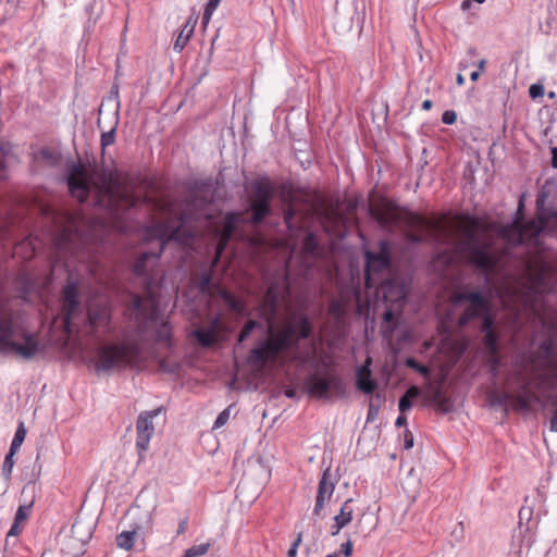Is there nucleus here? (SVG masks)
Listing matches in <instances>:
<instances>
[{
	"mask_svg": "<svg viewBox=\"0 0 557 557\" xmlns=\"http://www.w3.org/2000/svg\"><path fill=\"white\" fill-rule=\"evenodd\" d=\"M66 184L70 194L81 203L88 200L91 191L98 198H107L108 208L115 214L122 210H128L137 205V197L126 191L116 172L99 170L95 164L87 166L83 162H75L67 168Z\"/></svg>",
	"mask_w": 557,
	"mask_h": 557,
	"instance_id": "nucleus-1",
	"label": "nucleus"
},
{
	"mask_svg": "<svg viewBox=\"0 0 557 557\" xmlns=\"http://www.w3.org/2000/svg\"><path fill=\"white\" fill-rule=\"evenodd\" d=\"M531 385H520L516 394L508 392H498L488 388L486 400L490 408L500 409L505 416L508 413V407L522 413H533L537 411L549 412V430L557 433V385H535L533 391Z\"/></svg>",
	"mask_w": 557,
	"mask_h": 557,
	"instance_id": "nucleus-2",
	"label": "nucleus"
},
{
	"mask_svg": "<svg viewBox=\"0 0 557 557\" xmlns=\"http://www.w3.org/2000/svg\"><path fill=\"white\" fill-rule=\"evenodd\" d=\"M271 307L273 315L276 310L275 301ZM271 319L272 317L269 318L267 338L259 341L247 356L248 362L252 366L264 367L269 361L276 360L284 351L297 348L299 339H307L312 335V324L306 314L297 317L295 325L287 324L277 332H273Z\"/></svg>",
	"mask_w": 557,
	"mask_h": 557,
	"instance_id": "nucleus-3",
	"label": "nucleus"
},
{
	"mask_svg": "<svg viewBox=\"0 0 557 557\" xmlns=\"http://www.w3.org/2000/svg\"><path fill=\"white\" fill-rule=\"evenodd\" d=\"M528 363L541 383H557V324L543 322L531 343Z\"/></svg>",
	"mask_w": 557,
	"mask_h": 557,
	"instance_id": "nucleus-4",
	"label": "nucleus"
},
{
	"mask_svg": "<svg viewBox=\"0 0 557 557\" xmlns=\"http://www.w3.org/2000/svg\"><path fill=\"white\" fill-rule=\"evenodd\" d=\"M421 397L428 407L446 414L459 408L466 393L458 388V385H409V388L398 400V410L405 413L412 407V400Z\"/></svg>",
	"mask_w": 557,
	"mask_h": 557,
	"instance_id": "nucleus-5",
	"label": "nucleus"
},
{
	"mask_svg": "<svg viewBox=\"0 0 557 557\" xmlns=\"http://www.w3.org/2000/svg\"><path fill=\"white\" fill-rule=\"evenodd\" d=\"M471 227L465 230V238L457 244L456 250L462 255L467 263L479 270L484 276L485 282H491V274L499 264L500 256L493 252V242L482 239L476 228L480 226V219L469 216Z\"/></svg>",
	"mask_w": 557,
	"mask_h": 557,
	"instance_id": "nucleus-6",
	"label": "nucleus"
},
{
	"mask_svg": "<svg viewBox=\"0 0 557 557\" xmlns=\"http://www.w3.org/2000/svg\"><path fill=\"white\" fill-rule=\"evenodd\" d=\"M369 215L382 228L405 225L419 232L431 227V222L423 215L403 209L386 197H379L368 206Z\"/></svg>",
	"mask_w": 557,
	"mask_h": 557,
	"instance_id": "nucleus-7",
	"label": "nucleus"
},
{
	"mask_svg": "<svg viewBox=\"0 0 557 557\" xmlns=\"http://www.w3.org/2000/svg\"><path fill=\"white\" fill-rule=\"evenodd\" d=\"M548 194L541 190L536 196V219L525 223H518L516 226H504L499 235L509 238L511 233L516 234L517 245L537 244L539 237L549 227L557 230V211L545 208Z\"/></svg>",
	"mask_w": 557,
	"mask_h": 557,
	"instance_id": "nucleus-8",
	"label": "nucleus"
},
{
	"mask_svg": "<svg viewBox=\"0 0 557 557\" xmlns=\"http://www.w3.org/2000/svg\"><path fill=\"white\" fill-rule=\"evenodd\" d=\"M39 342L35 334L18 332L13 318L0 313V352L23 360H30L39 352Z\"/></svg>",
	"mask_w": 557,
	"mask_h": 557,
	"instance_id": "nucleus-9",
	"label": "nucleus"
},
{
	"mask_svg": "<svg viewBox=\"0 0 557 557\" xmlns=\"http://www.w3.org/2000/svg\"><path fill=\"white\" fill-rule=\"evenodd\" d=\"M350 385H273L269 391L270 399L284 395L287 398L300 399L307 396L323 403H335L347 399L350 395Z\"/></svg>",
	"mask_w": 557,
	"mask_h": 557,
	"instance_id": "nucleus-10",
	"label": "nucleus"
},
{
	"mask_svg": "<svg viewBox=\"0 0 557 557\" xmlns=\"http://www.w3.org/2000/svg\"><path fill=\"white\" fill-rule=\"evenodd\" d=\"M275 187L268 175H260L249 185L247 223L259 225L272 214V200Z\"/></svg>",
	"mask_w": 557,
	"mask_h": 557,
	"instance_id": "nucleus-11",
	"label": "nucleus"
},
{
	"mask_svg": "<svg viewBox=\"0 0 557 557\" xmlns=\"http://www.w3.org/2000/svg\"><path fill=\"white\" fill-rule=\"evenodd\" d=\"M140 354L136 346H107L98 352L96 362L97 372H110L125 367L136 368L139 366Z\"/></svg>",
	"mask_w": 557,
	"mask_h": 557,
	"instance_id": "nucleus-12",
	"label": "nucleus"
},
{
	"mask_svg": "<svg viewBox=\"0 0 557 557\" xmlns=\"http://www.w3.org/2000/svg\"><path fill=\"white\" fill-rule=\"evenodd\" d=\"M65 270L67 277L61 290V310L64 330L70 334L73 331L75 321L82 315V307L79 301V280L67 265H65Z\"/></svg>",
	"mask_w": 557,
	"mask_h": 557,
	"instance_id": "nucleus-13",
	"label": "nucleus"
},
{
	"mask_svg": "<svg viewBox=\"0 0 557 557\" xmlns=\"http://www.w3.org/2000/svg\"><path fill=\"white\" fill-rule=\"evenodd\" d=\"M469 302L462 313L459 315L457 325L461 329L466 327L472 320L491 314V306L488 299L482 292H461L454 296V304Z\"/></svg>",
	"mask_w": 557,
	"mask_h": 557,
	"instance_id": "nucleus-14",
	"label": "nucleus"
},
{
	"mask_svg": "<svg viewBox=\"0 0 557 557\" xmlns=\"http://www.w3.org/2000/svg\"><path fill=\"white\" fill-rule=\"evenodd\" d=\"M380 251L374 252L371 250L364 251V276L367 285L371 280V274L382 273L389 268L392 262L391 243L386 239L379 242Z\"/></svg>",
	"mask_w": 557,
	"mask_h": 557,
	"instance_id": "nucleus-15",
	"label": "nucleus"
},
{
	"mask_svg": "<svg viewBox=\"0 0 557 557\" xmlns=\"http://www.w3.org/2000/svg\"><path fill=\"white\" fill-rule=\"evenodd\" d=\"M133 309L138 318L147 320L148 323L154 324L160 317L159 298L152 289L151 282H147L146 296L135 295L133 298Z\"/></svg>",
	"mask_w": 557,
	"mask_h": 557,
	"instance_id": "nucleus-16",
	"label": "nucleus"
},
{
	"mask_svg": "<svg viewBox=\"0 0 557 557\" xmlns=\"http://www.w3.org/2000/svg\"><path fill=\"white\" fill-rule=\"evenodd\" d=\"M162 410L163 407H159L157 409L143 411L139 413L136 421V447L139 454L148 449L149 442L154 433L152 419L157 417Z\"/></svg>",
	"mask_w": 557,
	"mask_h": 557,
	"instance_id": "nucleus-17",
	"label": "nucleus"
},
{
	"mask_svg": "<svg viewBox=\"0 0 557 557\" xmlns=\"http://www.w3.org/2000/svg\"><path fill=\"white\" fill-rule=\"evenodd\" d=\"M480 331L484 334L482 345L484 349L493 357H496L499 351L498 334L495 330V322L492 314H486L482 321Z\"/></svg>",
	"mask_w": 557,
	"mask_h": 557,
	"instance_id": "nucleus-18",
	"label": "nucleus"
},
{
	"mask_svg": "<svg viewBox=\"0 0 557 557\" xmlns=\"http://www.w3.org/2000/svg\"><path fill=\"white\" fill-rule=\"evenodd\" d=\"M331 469L326 468L319 481L318 493L315 497V505L313 513L319 516L324 508L326 499H330L334 493L335 483L331 480Z\"/></svg>",
	"mask_w": 557,
	"mask_h": 557,
	"instance_id": "nucleus-19",
	"label": "nucleus"
},
{
	"mask_svg": "<svg viewBox=\"0 0 557 557\" xmlns=\"http://www.w3.org/2000/svg\"><path fill=\"white\" fill-rule=\"evenodd\" d=\"M110 321V308L107 304L91 302L87 308V322L91 327L107 325Z\"/></svg>",
	"mask_w": 557,
	"mask_h": 557,
	"instance_id": "nucleus-20",
	"label": "nucleus"
},
{
	"mask_svg": "<svg viewBox=\"0 0 557 557\" xmlns=\"http://www.w3.org/2000/svg\"><path fill=\"white\" fill-rule=\"evenodd\" d=\"M218 295L231 311L239 315L248 314L246 304L242 299L237 298L232 292L224 287H219Z\"/></svg>",
	"mask_w": 557,
	"mask_h": 557,
	"instance_id": "nucleus-21",
	"label": "nucleus"
},
{
	"mask_svg": "<svg viewBox=\"0 0 557 557\" xmlns=\"http://www.w3.org/2000/svg\"><path fill=\"white\" fill-rule=\"evenodd\" d=\"M357 391L369 395V405L381 408L386 401V395L383 389H379L380 385H355Z\"/></svg>",
	"mask_w": 557,
	"mask_h": 557,
	"instance_id": "nucleus-22",
	"label": "nucleus"
},
{
	"mask_svg": "<svg viewBox=\"0 0 557 557\" xmlns=\"http://www.w3.org/2000/svg\"><path fill=\"white\" fill-rule=\"evenodd\" d=\"M197 24V18H194L190 16L185 25L183 26V29L181 30L180 35L177 36L176 40L174 41V50L176 52H182L183 49L186 47L187 42L189 41L190 37L194 34L195 26Z\"/></svg>",
	"mask_w": 557,
	"mask_h": 557,
	"instance_id": "nucleus-23",
	"label": "nucleus"
},
{
	"mask_svg": "<svg viewBox=\"0 0 557 557\" xmlns=\"http://www.w3.org/2000/svg\"><path fill=\"white\" fill-rule=\"evenodd\" d=\"M163 252V246L160 245V248L157 252H143L134 263L133 272L137 276H144L147 273V261L153 259L154 262H158L161 255Z\"/></svg>",
	"mask_w": 557,
	"mask_h": 557,
	"instance_id": "nucleus-24",
	"label": "nucleus"
},
{
	"mask_svg": "<svg viewBox=\"0 0 557 557\" xmlns=\"http://www.w3.org/2000/svg\"><path fill=\"white\" fill-rule=\"evenodd\" d=\"M193 335L195 336L197 342L205 348L213 346L219 341V336L213 334L207 327H198L194 330Z\"/></svg>",
	"mask_w": 557,
	"mask_h": 557,
	"instance_id": "nucleus-25",
	"label": "nucleus"
},
{
	"mask_svg": "<svg viewBox=\"0 0 557 557\" xmlns=\"http://www.w3.org/2000/svg\"><path fill=\"white\" fill-rule=\"evenodd\" d=\"M352 498L344 502L339 509V512L334 517V521H337V525H348L354 517Z\"/></svg>",
	"mask_w": 557,
	"mask_h": 557,
	"instance_id": "nucleus-26",
	"label": "nucleus"
},
{
	"mask_svg": "<svg viewBox=\"0 0 557 557\" xmlns=\"http://www.w3.org/2000/svg\"><path fill=\"white\" fill-rule=\"evenodd\" d=\"M172 327L168 322H161L156 329L154 339L159 344H164L166 347L171 346Z\"/></svg>",
	"mask_w": 557,
	"mask_h": 557,
	"instance_id": "nucleus-27",
	"label": "nucleus"
},
{
	"mask_svg": "<svg viewBox=\"0 0 557 557\" xmlns=\"http://www.w3.org/2000/svg\"><path fill=\"white\" fill-rule=\"evenodd\" d=\"M137 529L138 528H135V529L128 530V531H123L120 534H117V536H116L117 547L125 549V550H131L134 546V540H135V536L137 535Z\"/></svg>",
	"mask_w": 557,
	"mask_h": 557,
	"instance_id": "nucleus-28",
	"label": "nucleus"
},
{
	"mask_svg": "<svg viewBox=\"0 0 557 557\" xmlns=\"http://www.w3.org/2000/svg\"><path fill=\"white\" fill-rule=\"evenodd\" d=\"M372 362L371 357L366 359L364 364L360 366L357 369V380L355 383H377L376 381L371 379V370L370 364Z\"/></svg>",
	"mask_w": 557,
	"mask_h": 557,
	"instance_id": "nucleus-29",
	"label": "nucleus"
},
{
	"mask_svg": "<svg viewBox=\"0 0 557 557\" xmlns=\"http://www.w3.org/2000/svg\"><path fill=\"white\" fill-rule=\"evenodd\" d=\"M239 215L240 213L238 212H227L225 214L222 228L224 233L234 234L239 222Z\"/></svg>",
	"mask_w": 557,
	"mask_h": 557,
	"instance_id": "nucleus-30",
	"label": "nucleus"
},
{
	"mask_svg": "<svg viewBox=\"0 0 557 557\" xmlns=\"http://www.w3.org/2000/svg\"><path fill=\"white\" fill-rule=\"evenodd\" d=\"M26 437V428L23 421H21L17 425V429L15 431L14 437L12 440L10 449H12V453H17L20 447L22 446L24 440Z\"/></svg>",
	"mask_w": 557,
	"mask_h": 557,
	"instance_id": "nucleus-31",
	"label": "nucleus"
},
{
	"mask_svg": "<svg viewBox=\"0 0 557 557\" xmlns=\"http://www.w3.org/2000/svg\"><path fill=\"white\" fill-rule=\"evenodd\" d=\"M187 203L195 209L203 210L211 203V199L198 193H193Z\"/></svg>",
	"mask_w": 557,
	"mask_h": 557,
	"instance_id": "nucleus-32",
	"label": "nucleus"
},
{
	"mask_svg": "<svg viewBox=\"0 0 557 557\" xmlns=\"http://www.w3.org/2000/svg\"><path fill=\"white\" fill-rule=\"evenodd\" d=\"M263 325L261 322L256 320H248L244 326L242 327L239 334H238V343L245 342L251 334V332L256 329H262Z\"/></svg>",
	"mask_w": 557,
	"mask_h": 557,
	"instance_id": "nucleus-33",
	"label": "nucleus"
},
{
	"mask_svg": "<svg viewBox=\"0 0 557 557\" xmlns=\"http://www.w3.org/2000/svg\"><path fill=\"white\" fill-rule=\"evenodd\" d=\"M234 409H236V404L232 403L228 407H226L224 410H222L218 414V417H216V419H215V421L213 423L212 429L216 430V429H220V428L224 426L227 423V421H228V419L231 417V413H232V411Z\"/></svg>",
	"mask_w": 557,
	"mask_h": 557,
	"instance_id": "nucleus-34",
	"label": "nucleus"
},
{
	"mask_svg": "<svg viewBox=\"0 0 557 557\" xmlns=\"http://www.w3.org/2000/svg\"><path fill=\"white\" fill-rule=\"evenodd\" d=\"M16 453H12V449H9L8 454L4 457L3 465H2V476L5 479L7 482L10 481L12 469L14 467V455Z\"/></svg>",
	"mask_w": 557,
	"mask_h": 557,
	"instance_id": "nucleus-35",
	"label": "nucleus"
},
{
	"mask_svg": "<svg viewBox=\"0 0 557 557\" xmlns=\"http://www.w3.org/2000/svg\"><path fill=\"white\" fill-rule=\"evenodd\" d=\"M304 251L314 253L318 250V240L313 232H308L302 240Z\"/></svg>",
	"mask_w": 557,
	"mask_h": 557,
	"instance_id": "nucleus-36",
	"label": "nucleus"
},
{
	"mask_svg": "<svg viewBox=\"0 0 557 557\" xmlns=\"http://www.w3.org/2000/svg\"><path fill=\"white\" fill-rule=\"evenodd\" d=\"M115 126L108 132L101 134L100 146L102 154L106 151V148L113 145L115 143Z\"/></svg>",
	"mask_w": 557,
	"mask_h": 557,
	"instance_id": "nucleus-37",
	"label": "nucleus"
},
{
	"mask_svg": "<svg viewBox=\"0 0 557 557\" xmlns=\"http://www.w3.org/2000/svg\"><path fill=\"white\" fill-rule=\"evenodd\" d=\"M209 548H210V543H201L198 545H193L191 547L188 548V550H189L191 557H198V556H203L205 554H207Z\"/></svg>",
	"mask_w": 557,
	"mask_h": 557,
	"instance_id": "nucleus-38",
	"label": "nucleus"
},
{
	"mask_svg": "<svg viewBox=\"0 0 557 557\" xmlns=\"http://www.w3.org/2000/svg\"><path fill=\"white\" fill-rule=\"evenodd\" d=\"M302 542V532H299L287 550V557H297L298 548Z\"/></svg>",
	"mask_w": 557,
	"mask_h": 557,
	"instance_id": "nucleus-39",
	"label": "nucleus"
},
{
	"mask_svg": "<svg viewBox=\"0 0 557 557\" xmlns=\"http://www.w3.org/2000/svg\"><path fill=\"white\" fill-rule=\"evenodd\" d=\"M83 528V522L79 521V520H76L73 524H72V534L74 537L78 539L81 542H86L88 541L90 537H91V532L90 530H88V533L86 535V539H83L79 536V531L81 529Z\"/></svg>",
	"mask_w": 557,
	"mask_h": 557,
	"instance_id": "nucleus-40",
	"label": "nucleus"
},
{
	"mask_svg": "<svg viewBox=\"0 0 557 557\" xmlns=\"http://www.w3.org/2000/svg\"><path fill=\"white\" fill-rule=\"evenodd\" d=\"M221 324H222V315L216 313L215 315H213L211 318L209 326L207 329L210 330L213 334H215L218 336V333L221 329Z\"/></svg>",
	"mask_w": 557,
	"mask_h": 557,
	"instance_id": "nucleus-41",
	"label": "nucleus"
},
{
	"mask_svg": "<svg viewBox=\"0 0 557 557\" xmlns=\"http://www.w3.org/2000/svg\"><path fill=\"white\" fill-rule=\"evenodd\" d=\"M533 515V509L531 507H522L519 510V527L522 528L523 520H527V523L531 521Z\"/></svg>",
	"mask_w": 557,
	"mask_h": 557,
	"instance_id": "nucleus-42",
	"label": "nucleus"
},
{
	"mask_svg": "<svg viewBox=\"0 0 557 557\" xmlns=\"http://www.w3.org/2000/svg\"><path fill=\"white\" fill-rule=\"evenodd\" d=\"M553 272H557V268L555 269L547 263H543L537 275L539 283L541 284Z\"/></svg>",
	"mask_w": 557,
	"mask_h": 557,
	"instance_id": "nucleus-43",
	"label": "nucleus"
},
{
	"mask_svg": "<svg viewBox=\"0 0 557 557\" xmlns=\"http://www.w3.org/2000/svg\"><path fill=\"white\" fill-rule=\"evenodd\" d=\"M406 364L409 367V368H412L417 371H419L420 373L426 375L429 374V369L428 367L423 366V364H420L416 359L413 358H408L406 360Z\"/></svg>",
	"mask_w": 557,
	"mask_h": 557,
	"instance_id": "nucleus-44",
	"label": "nucleus"
},
{
	"mask_svg": "<svg viewBox=\"0 0 557 557\" xmlns=\"http://www.w3.org/2000/svg\"><path fill=\"white\" fill-rule=\"evenodd\" d=\"M210 286H211V275L210 274H203L201 276V280L199 282V290L202 294H209L210 293Z\"/></svg>",
	"mask_w": 557,
	"mask_h": 557,
	"instance_id": "nucleus-45",
	"label": "nucleus"
},
{
	"mask_svg": "<svg viewBox=\"0 0 557 557\" xmlns=\"http://www.w3.org/2000/svg\"><path fill=\"white\" fill-rule=\"evenodd\" d=\"M457 120V114L454 110H446L442 114V122L446 125H453Z\"/></svg>",
	"mask_w": 557,
	"mask_h": 557,
	"instance_id": "nucleus-46",
	"label": "nucleus"
},
{
	"mask_svg": "<svg viewBox=\"0 0 557 557\" xmlns=\"http://www.w3.org/2000/svg\"><path fill=\"white\" fill-rule=\"evenodd\" d=\"M529 95L532 99H536L544 95V87L541 84H533L529 88Z\"/></svg>",
	"mask_w": 557,
	"mask_h": 557,
	"instance_id": "nucleus-47",
	"label": "nucleus"
},
{
	"mask_svg": "<svg viewBox=\"0 0 557 557\" xmlns=\"http://www.w3.org/2000/svg\"><path fill=\"white\" fill-rule=\"evenodd\" d=\"M406 239L411 243V244H422L424 243L425 240V237L424 235L420 234V233H414V232H408L406 234Z\"/></svg>",
	"mask_w": 557,
	"mask_h": 557,
	"instance_id": "nucleus-48",
	"label": "nucleus"
},
{
	"mask_svg": "<svg viewBox=\"0 0 557 557\" xmlns=\"http://www.w3.org/2000/svg\"><path fill=\"white\" fill-rule=\"evenodd\" d=\"M71 231L67 227L63 228L60 237L58 238V245L60 247H65L71 242Z\"/></svg>",
	"mask_w": 557,
	"mask_h": 557,
	"instance_id": "nucleus-49",
	"label": "nucleus"
},
{
	"mask_svg": "<svg viewBox=\"0 0 557 557\" xmlns=\"http://www.w3.org/2000/svg\"><path fill=\"white\" fill-rule=\"evenodd\" d=\"M5 177H7L5 153L3 151V146L0 144V180H4Z\"/></svg>",
	"mask_w": 557,
	"mask_h": 557,
	"instance_id": "nucleus-50",
	"label": "nucleus"
},
{
	"mask_svg": "<svg viewBox=\"0 0 557 557\" xmlns=\"http://www.w3.org/2000/svg\"><path fill=\"white\" fill-rule=\"evenodd\" d=\"M29 507L27 506H20L16 510L14 521L16 523H20L21 521H24L27 518Z\"/></svg>",
	"mask_w": 557,
	"mask_h": 557,
	"instance_id": "nucleus-51",
	"label": "nucleus"
},
{
	"mask_svg": "<svg viewBox=\"0 0 557 557\" xmlns=\"http://www.w3.org/2000/svg\"><path fill=\"white\" fill-rule=\"evenodd\" d=\"M296 212L293 208H287L284 211V222L287 226V228L293 230V219L295 216Z\"/></svg>",
	"mask_w": 557,
	"mask_h": 557,
	"instance_id": "nucleus-52",
	"label": "nucleus"
},
{
	"mask_svg": "<svg viewBox=\"0 0 557 557\" xmlns=\"http://www.w3.org/2000/svg\"><path fill=\"white\" fill-rule=\"evenodd\" d=\"M381 408L368 405L366 423H372L379 416Z\"/></svg>",
	"mask_w": 557,
	"mask_h": 557,
	"instance_id": "nucleus-53",
	"label": "nucleus"
},
{
	"mask_svg": "<svg viewBox=\"0 0 557 557\" xmlns=\"http://www.w3.org/2000/svg\"><path fill=\"white\" fill-rule=\"evenodd\" d=\"M354 552L352 542L347 540L345 543L341 545L339 554H343L345 557H350Z\"/></svg>",
	"mask_w": 557,
	"mask_h": 557,
	"instance_id": "nucleus-54",
	"label": "nucleus"
},
{
	"mask_svg": "<svg viewBox=\"0 0 557 557\" xmlns=\"http://www.w3.org/2000/svg\"><path fill=\"white\" fill-rule=\"evenodd\" d=\"M412 447H413V435L408 429H406L404 432V448L410 449Z\"/></svg>",
	"mask_w": 557,
	"mask_h": 557,
	"instance_id": "nucleus-55",
	"label": "nucleus"
},
{
	"mask_svg": "<svg viewBox=\"0 0 557 557\" xmlns=\"http://www.w3.org/2000/svg\"><path fill=\"white\" fill-rule=\"evenodd\" d=\"M187 524H188V518L185 517L184 519H182L178 523V528H177V535H181L183 533L186 532L187 530Z\"/></svg>",
	"mask_w": 557,
	"mask_h": 557,
	"instance_id": "nucleus-56",
	"label": "nucleus"
},
{
	"mask_svg": "<svg viewBox=\"0 0 557 557\" xmlns=\"http://www.w3.org/2000/svg\"><path fill=\"white\" fill-rule=\"evenodd\" d=\"M18 524L20 523H16L14 521V523L12 524V527L10 528V530H9V532L7 534L8 537L9 536H16V535H18L21 533V528L18 527Z\"/></svg>",
	"mask_w": 557,
	"mask_h": 557,
	"instance_id": "nucleus-57",
	"label": "nucleus"
},
{
	"mask_svg": "<svg viewBox=\"0 0 557 557\" xmlns=\"http://www.w3.org/2000/svg\"><path fill=\"white\" fill-rule=\"evenodd\" d=\"M406 424H407V418H406L405 413H400L395 421V425L397 428H401V426H405Z\"/></svg>",
	"mask_w": 557,
	"mask_h": 557,
	"instance_id": "nucleus-58",
	"label": "nucleus"
},
{
	"mask_svg": "<svg viewBox=\"0 0 557 557\" xmlns=\"http://www.w3.org/2000/svg\"><path fill=\"white\" fill-rule=\"evenodd\" d=\"M227 244H224V240L220 238L216 245V259L220 258Z\"/></svg>",
	"mask_w": 557,
	"mask_h": 557,
	"instance_id": "nucleus-59",
	"label": "nucleus"
},
{
	"mask_svg": "<svg viewBox=\"0 0 557 557\" xmlns=\"http://www.w3.org/2000/svg\"><path fill=\"white\" fill-rule=\"evenodd\" d=\"M343 528H345L343 524L337 525V521H334V523L331 525V535H337Z\"/></svg>",
	"mask_w": 557,
	"mask_h": 557,
	"instance_id": "nucleus-60",
	"label": "nucleus"
},
{
	"mask_svg": "<svg viewBox=\"0 0 557 557\" xmlns=\"http://www.w3.org/2000/svg\"><path fill=\"white\" fill-rule=\"evenodd\" d=\"M219 3L214 2L213 0H209L206 4V10H208V13H213L215 9L218 8Z\"/></svg>",
	"mask_w": 557,
	"mask_h": 557,
	"instance_id": "nucleus-61",
	"label": "nucleus"
},
{
	"mask_svg": "<svg viewBox=\"0 0 557 557\" xmlns=\"http://www.w3.org/2000/svg\"><path fill=\"white\" fill-rule=\"evenodd\" d=\"M552 166L557 169V147L552 149Z\"/></svg>",
	"mask_w": 557,
	"mask_h": 557,
	"instance_id": "nucleus-62",
	"label": "nucleus"
},
{
	"mask_svg": "<svg viewBox=\"0 0 557 557\" xmlns=\"http://www.w3.org/2000/svg\"><path fill=\"white\" fill-rule=\"evenodd\" d=\"M212 14L213 13H208V10L205 9L203 14H202V24L203 25L209 23Z\"/></svg>",
	"mask_w": 557,
	"mask_h": 557,
	"instance_id": "nucleus-63",
	"label": "nucleus"
},
{
	"mask_svg": "<svg viewBox=\"0 0 557 557\" xmlns=\"http://www.w3.org/2000/svg\"><path fill=\"white\" fill-rule=\"evenodd\" d=\"M233 234L224 233V230H222L220 238L224 240V244H228Z\"/></svg>",
	"mask_w": 557,
	"mask_h": 557,
	"instance_id": "nucleus-64",
	"label": "nucleus"
}]
</instances>
